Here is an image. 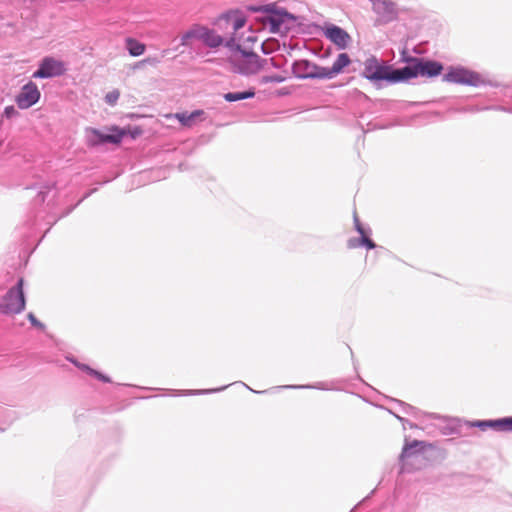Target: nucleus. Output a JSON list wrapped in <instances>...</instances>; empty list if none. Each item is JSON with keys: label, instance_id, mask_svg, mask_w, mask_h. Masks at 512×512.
I'll return each instance as SVG.
<instances>
[{"label": "nucleus", "instance_id": "1", "mask_svg": "<svg viewBox=\"0 0 512 512\" xmlns=\"http://www.w3.org/2000/svg\"><path fill=\"white\" fill-rule=\"evenodd\" d=\"M426 447L424 442L419 441L407 444L401 453L402 470L411 472L425 467L428 461Z\"/></svg>", "mask_w": 512, "mask_h": 512}, {"label": "nucleus", "instance_id": "2", "mask_svg": "<svg viewBox=\"0 0 512 512\" xmlns=\"http://www.w3.org/2000/svg\"><path fill=\"white\" fill-rule=\"evenodd\" d=\"M23 278L10 288L0 301V313L5 315L19 314L25 309V297L23 292Z\"/></svg>", "mask_w": 512, "mask_h": 512}, {"label": "nucleus", "instance_id": "3", "mask_svg": "<svg viewBox=\"0 0 512 512\" xmlns=\"http://www.w3.org/2000/svg\"><path fill=\"white\" fill-rule=\"evenodd\" d=\"M235 71L242 74H255L265 68L266 59H261L257 54L239 51L231 58Z\"/></svg>", "mask_w": 512, "mask_h": 512}, {"label": "nucleus", "instance_id": "4", "mask_svg": "<svg viewBox=\"0 0 512 512\" xmlns=\"http://www.w3.org/2000/svg\"><path fill=\"white\" fill-rule=\"evenodd\" d=\"M250 9L254 12L261 11L268 14L261 18V22L265 27L269 28L271 33H282L287 29L285 23L289 19L288 13L276 11L272 5L252 7Z\"/></svg>", "mask_w": 512, "mask_h": 512}, {"label": "nucleus", "instance_id": "5", "mask_svg": "<svg viewBox=\"0 0 512 512\" xmlns=\"http://www.w3.org/2000/svg\"><path fill=\"white\" fill-rule=\"evenodd\" d=\"M87 139L88 143L92 146L100 145L103 143L119 144L126 132L116 126L108 128V132H101L95 128H88Z\"/></svg>", "mask_w": 512, "mask_h": 512}, {"label": "nucleus", "instance_id": "6", "mask_svg": "<svg viewBox=\"0 0 512 512\" xmlns=\"http://www.w3.org/2000/svg\"><path fill=\"white\" fill-rule=\"evenodd\" d=\"M66 72V67L63 61L57 60L53 57H45L38 70H36L32 77L33 78H51L55 76H61Z\"/></svg>", "mask_w": 512, "mask_h": 512}, {"label": "nucleus", "instance_id": "7", "mask_svg": "<svg viewBox=\"0 0 512 512\" xmlns=\"http://www.w3.org/2000/svg\"><path fill=\"white\" fill-rule=\"evenodd\" d=\"M41 93L37 85L29 81L25 84L15 97V102L20 109H28L35 105L40 99Z\"/></svg>", "mask_w": 512, "mask_h": 512}, {"label": "nucleus", "instance_id": "8", "mask_svg": "<svg viewBox=\"0 0 512 512\" xmlns=\"http://www.w3.org/2000/svg\"><path fill=\"white\" fill-rule=\"evenodd\" d=\"M351 60L347 53H341L334 61L332 67H322L318 72H307L305 76H311L312 78H332L343 71L345 67L350 64Z\"/></svg>", "mask_w": 512, "mask_h": 512}, {"label": "nucleus", "instance_id": "9", "mask_svg": "<svg viewBox=\"0 0 512 512\" xmlns=\"http://www.w3.org/2000/svg\"><path fill=\"white\" fill-rule=\"evenodd\" d=\"M363 75L369 80H389L390 70L381 65L375 57H370L364 63Z\"/></svg>", "mask_w": 512, "mask_h": 512}, {"label": "nucleus", "instance_id": "10", "mask_svg": "<svg viewBox=\"0 0 512 512\" xmlns=\"http://www.w3.org/2000/svg\"><path fill=\"white\" fill-rule=\"evenodd\" d=\"M444 80L458 84L475 85L479 81V76L463 68H454L444 75Z\"/></svg>", "mask_w": 512, "mask_h": 512}, {"label": "nucleus", "instance_id": "11", "mask_svg": "<svg viewBox=\"0 0 512 512\" xmlns=\"http://www.w3.org/2000/svg\"><path fill=\"white\" fill-rule=\"evenodd\" d=\"M324 35L340 49H345L350 41V35L342 28L331 25L324 30Z\"/></svg>", "mask_w": 512, "mask_h": 512}, {"label": "nucleus", "instance_id": "12", "mask_svg": "<svg viewBox=\"0 0 512 512\" xmlns=\"http://www.w3.org/2000/svg\"><path fill=\"white\" fill-rule=\"evenodd\" d=\"M417 76L435 77L441 74L443 66L432 60L415 59Z\"/></svg>", "mask_w": 512, "mask_h": 512}, {"label": "nucleus", "instance_id": "13", "mask_svg": "<svg viewBox=\"0 0 512 512\" xmlns=\"http://www.w3.org/2000/svg\"><path fill=\"white\" fill-rule=\"evenodd\" d=\"M372 7L373 10L386 21H391L397 17V5L391 0H372Z\"/></svg>", "mask_w": 512, "mask_h": 512}, {"label": "nucleus", "instance_id": "14", "mask_svg": "<svg viewBox=\"0 0 512 512\" xmlns=\"http://www.w3.org/2000/svg\"><path fill=\"white\" fill-rule=\"evenodd\" d=\"M198 33V40H201L208 47L216 48L223 43L220 35L205 26L198 25Z\"/></svg>", "mask_w": 512, "mask_h": 512}, {"label": "nucleus", "instance_id": "15", "mask_svg": "<svg viewBox=\"0 0 512 512\" xmlns=\"http://www.w3.org/2000/svg\"><path fill=\"white\" fill-rule=\"evenodd\" d=\"M222 17L232 26L234 33L243 28L247 22L246 16L239 10H231Z\"/></svg>", "mask_w": 512, "mask_h": 512}, {"label": "nucleus", "instance_id": "16", "mask_svg": "<svg viewBox=\"0 0 512 512\" xmlns=\"http://www.w3.org/2000/svg\"><path fill=\"white\" fill-rule=\"evenodd\" d=\"M413 77H417L415 59L412 61V63L409 66H406L402 69L390 71L389 81L396 82V81L409 79V78H413Z\"/></svg>", "mask_w": 512, "mask_h": 512}, {"label": "nucleus", "instance_id": "17", "mask_svg": "<svg viewBox=\"0 0 512 512\" xmlns=\"http://www.w3.org/2000/svg\"><path fill=\"white\" fill-rule=\"evenodd\" d=\"M204 112L202 110H195L192 113L188 114L186 112L176 113L174 117L185 127H191L202 115Z\"/></svg>", "mask_w": 512, "mask_h": 512}, {"label": "nucleus", "instance_id": "18", "mask_svg": "<svg viewBox=\"0 0 512 512\" xmlns=\"http://www.w3.org/2000/svg\"><path fill=\"white\" fill-rule=\"evenodd\" d=\"M125 44L129 54L133 57L141 56L146 50V45L144 43H141L132 37L126 38Z\"/></svg>", "mask_w": 512, "mask_h": 512}, {"label": "nucleus", "instance_id": "19", "mask_svg": "<svg viewBox=\"0 0 512 512\" xmlns=\"http://www.w3.org/2000/svg\"><path fill=\"white\" fill-rule=\"evenodd\" d=\"M480 426H491L500 431H512V417L480 423Z\"/></svg>", "mask_w": 512, "mask_h": 512}, {"label": "nucleus", "instance_id": "20", "mask_svg": "<svg viewBox=\"0 0 512 512\" xmlns=\"http://www.w3.org/2000/svg\"><path fill=\"white\" fill-rule=\"evenodd\" d=\"M321 67L311 66L308 61H299L294 65V72L299 77H306L307 72H318Z\"/></svg>", "mask_w": 512, "mask_h": 512}, {"label": "nucleus", "instance_id": "21", "mask_svg": "<svg viewBox=\"0 0 512 512\" xmlns=\"http://www.w3.org/2000/svg\"><path fill=\"white\" fill-rule=\"evenodd\" d=\"M255 92L253 90L244 91V92H229L224 94V99L228 102L240 101L247 98L254 97Z\"/></svg>", "mask_w": 512, "mask_h": 512}, {"label": "nucleus", "instance_id": "22", "mask_svg": "<svg viewBox=\"0 0 512 512\" xmlns=\"http://www.w3.org/2000/svg\"><path fill=\"white\" fill-rule=\"evenodd\" d=\"M199 33H198V25H194L191 29L186 31L181 36V45L187 46L190 45L191 40L198 39Z\"/></svg>", "mask_w": 512, "mask_h": 512}, {"label": "nucleus", "instance_id": "23", "mask_svg": "<svg viewBox=\"0 0 512 512\" xmlns=\"http://www.w3.org/2000/svg\"><path fill=\"white\" fill-rule=\"evenodd\" d=\"M119 97H120V92L118 90H113L106 94L105 101L109 105L113 106L117 103Z\"/></svg>", "mask_w": 512, "mask_h": 512}, {"label": "nucleus", "instance_id": "24", "mask_svg": "<svg viewBox=\"0 0 512 512\" xmlns=\"http://www.w3.org/2000/svg\"><path fill=\"white\" fill-rule=\"evenodd\" d=\"M81 369L87 371L90 375H93L95 376L96 378H98L99 380L103 381V382H109V378L104 376L103 374H101L100 372L94 370V369H91L90 367L86 366V365H81L80 366Z\"/></svg>", "mask_w": 512, "mask_h": 512}, {"label": "nucleus", "instance_id": "25", "mask_svg": "<svg viewBox=\"0 0 512 512\" xmlns=\"http://www.w3.org/2000/svg\"><path fill=\"white\" fill-rule=\"evenodd\" d=\"M18 115V111L15 109L14 106L10 105V106H7L5 109H4V112H3V116H5L6 118L10 119V118H13L15 116Z\"/></svg>", "mask_w": 512, "mask_h": 512}, {"label": "nucleus", "instance_id": "26", "mask_svg": "<svg viewBox=\"0 0 512 512\" xmlns=\"http://www.w3.org/2000/svg\"><path fill=\"white\" fill-rule=\"evenodd\" d=\"M284 80H285V77L280 76V75L267 76V77H264V78H263V81H264V82H276V83H280V82H283Z\"/></svg>", "mask_w": 512, "mask_h": 512}, {"label": "nucleus", "instance_id": "27", "mask_svg": "<svg viewBox=\"0 0 512 512\" xmlns=\"http://www.w3.org/2000/svg\"><path fill=\"white\" fill-rule=\"evenodd\" d=\"M360 244H361V245H362V244H363V245H365L368 249H373V248H375V243H374L371 239H369L368 237H366V236L361 237V239H360Z\"/></svg>", "mask_w": 512, "mask_h": 512}, {"label": "nucleus", "instance_id": "28", "mask_svg": "<svg viewBox=\"0 0 512 512\" xmlns=\"http://www.w3.org/2000/svg\"><path fill=\"white\" fill-rule=\"evenodd\" d=\"M28 319L30 320L31 324L35 327L44 328V325L40 323L35 315L33 313L28 314Z\"/></svg>", "mask_w": 512, "mask_h": 512}, {"label": "nucleus", "instance_id": "29", "mask_svg": "<svg viewBox=\"0 0 512 512\" xmlns=\"http://www.w3.org/2000/svg\"><path fill=\"white\" fill-rule=\"evenodd\" d=\"M356 230L359 232L361 237L365 236V231L357 219H356Z\"/></svg>", "mask_w": 512, "mask_h": 512}, {"label": "nucleus", "instance_id": "30", "mask_svg": "<svg viewBox=\"0 0 512 512\" xmlns=\"http://www.w3.org/2000/svg\"><path fill=\"white\" fill-rule=\"evenodd\" d=\"M357 245H361V244H360V239H351V240H349V242H348V246H349L350 248H354V247H356Z\"/></svg>", "mask_w": 512, "mask_h": 512}]
</instances>
